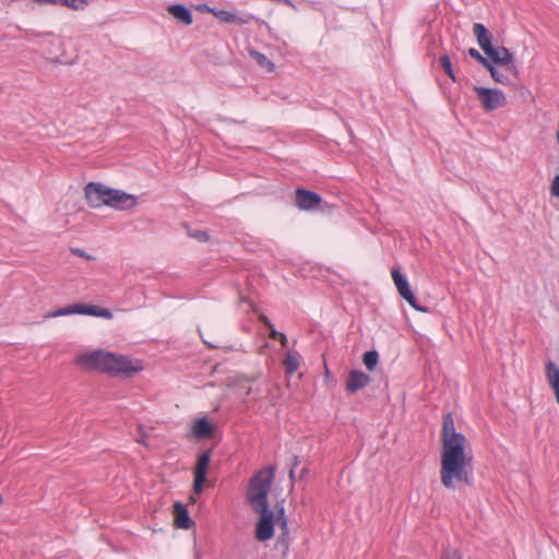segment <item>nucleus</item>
I'll use <instances>...</instances> for the list:
<instances>
[{"label": "nucleus", "mask_w": 559, "mask_h": 559, "mask_svg": "<svg viewBox=\"0 0 559 559\" xmlns=\"http://www.w3.org/2000/svg\"><path fill=\"white\" fill-rule=\"evenodd\" d=\"M466 437L457 432L454 420L448 413L441 428L440 480L447 489H455L456 484H473L472 454L466 452Z\"/></svg>", "instance_id": "nucleus-1"}, {"label": "nucleus", "mask_w": 559, "mask_h": 559, "mask_svg": "<svg viewBox=\"0 0 559 559\" xmlns=\"http://www.w3.org/2000/svg\"><path fill=\"white\" fill-rule=\"evenodd\" d=\"M275 474V466H267L258 471L250 479L247 490V501L252 510L258 513L255 525V538L266 542L274 536V521L276 515L269 507V492Z\"/></svg>", "instance_id": "nucleus-2"}, {"label": "nucleus", "mask_w": 559, "mask_h": 559, "mask_svg": "<svg viewBox=\"0 0 559 559\" xmlns=\"http://www.w3.org/2000/svg\"><path fill=\"white\" fill-rule=\"evenodd\" d=\"M76 364L90 371H100L109 374L132 376L142 370V366L138 361L136 365L123 355L114 354L105 350H94L80 355Z\"/></svg>", "instance_id": "nucleus-3"}, {"label": "nucleus", "mask_w": 559, "mask_h": 559, "mask_svg": "<svg viewBox=\"0 0 559 559\" xmlns=\"http://www.w3.org/2000/svg\"><path fill=\"white\" fill-rule=\"evenodd\" d=\"M70 314H87L105 319L112 318V313L109 309L84 304H73L67 307L58 308L57 310L48 313L47 317L56 318Z\"/></svg>", "instance_id": "nucleus-4"}, {"label": "nucleus", "mask_w": 559, "mask_h": 559, "mask_svg": "<svg viewBox=\"0 0 559 559\" xmlns=\"http://www.w3.org/2000/svg\"><path fill=\"white\" fill-rule=\"evenodd\" d=\"M485 55L487 56V59L492 62V66L504 67L507 71L514 75L518 73L514 56L507 47L492 46L485 52Z\"/></svg>", "instance_id": "nucleus-5"}, {"label": "nucleus", "mask_w": 559, "mask_h": 559, "mask_svg": "<svg viewBox=\"0 0 559 559\" xmlns=\"http://www.w3.org/2000/svg\"><path fill=\"white\" fill-rule=\"evenodd\" d=\"M474 91L481 100L486 111H492L506 105L507 98L502 91L484 86H474Z\"/></svg>", "instance_id": "nucleus-6"}, {"label": "nucleus", "mask_w": 559, "mask_h": 559, "mask_svg": "<svg viewBox=\"0 0 559 559\" xmlns=\"http://www.w3.org/2000/svg\"><path fill=\"white\" fill-rule=\"evenodd\" d=\"M105 205L117 211H128L138 205V198L126 191L110 188V193L108 199L105 200Z\"/></svg>", "instance_id": "nucleus-7"}, {"label": "nucleus", "mask_w": 559, "mask_h": 559, "mask_svg": "<svg viewBox=\"0 0 559 559\" xmlns=\"http://www.w3.org/2000/svg\"><path fill=\"white\" fill-rule=\"evenodd\" d=\"M211 462V450L203 451L199 454L195 466L193 468V493L200 495L206 481V475Z\"/></svg>", "instance_id": "nucleus-8"}, {"label": "nucleus", "mask_w": 559, "mask_h": 559, "mask_svg": "<svg viewBox=\"0 0 559 559\" xmlns=\"http://www.w3.org/2000/svg\"><path fill=\"white\" fill-rule=\"evenodd\" d=\"M87 204L91 207L97 209L105 205V200L108 199L110 188L100 182H90L84 188Z\"/></svg>", "instance_id": "nucleus-9"}, {"label": "nucleus", "mask_w": 559, "mask_h": 559, "mask_svg": "<svg viewBox=\"0 0 559 559\" xmlns=\"http://www.w3.org/2000/svg\"><path fill=\"white\" fill-rule=\"evenodd\" d=\"M296 205L302 211H311L318 209L322 202L319 193L302 188L296 190Z\"/></svg>", "instance_id": "nucleus-10"}, {"label": "nucleus", "mask_w": 559, "mask_h": 559, "mask_svg": "<svg viewBox=\"0 0 559 559\" xmlns=\"http://www.w3.org/2000/svg\"><path fill=\"white\" fill-rule=\"evenodd\" d=\"M371 382L369 374L360 370H350L347 376L345 390L348 394H354L357 391L366 388Z\"/></svg>", "instance_id": "nucleus-11"}, {"label": "nucleus", "mask_w": 559, "mask_h": 559, "mask_svg": "<svg viewBox=\"0 0 559 559\" xmlns=\"http://www.w3.org/2000/svg\"><path fill=\"white\" fill-rule=\"evenodd\" d=\"M213 431L214 427L212 423L205 417H200L193 420L190 428V435L198 440L210 438L213 435Z\"/></svg>", "instance_id": "nucleus-12"}, {"label": "nucleus", "mask_w": 559, "mask_h": 559, "mask_svg": "<svg viewBox=\"0 0 559 559\" xmlns=\"http://www.w3.org/2000/svg\"><path fill=\"white\" fill-rule=\"evenodd\" d=\"M276 522L278 523L282 534L278 537L277 544L283 546L285 550L288 549V536H289V530H288V522L285 516V507L284 501L276 503Z\"/></svg>", "instance_id": "nucleus-13"}, {"label": "nucleus", "mask_w": 559, "mask_h": 559, "mask_svg": "<svg viewBox=\"0 0 559 559\" xmlns=\"http://www.w3.org/2000/svg\"><path fill=\"white\" fill-rule=\"evenodd\" d=\"M473 34L476 37L477 44L486 52L490 47H492V35L488 31V28L481 23H474L473 25Z\"/></svg>", "instance_id": "nucleus-14"}, {"label": "nucleus", "mask_w": 559, "mask_h": 559, "mask_svg": "<svg viewBox=\"0 0 559 559\" xmlns=\"http://www.w3.org/2000/svg\"><path fill=\"white\" fill-rule=\"evenodd\" d=\"M545 374L549 386L554 391L556 401L559 404V368L552 360L546 362Z\"/></svg>", "instance_id": "nucleus-15"}, {"label": "nucleus", "mask_w": 559, "mask_h": 559, "mask_svg": "<svg viewBox=\"0 0 559 559\" xmlns=\"http://www.w3.org/2000/svg\"><path fill=\"white\" fill-rule=\"evenodd\" d=\"M206 10L210 11L215 17H217L221 22L224 23H236L238 25H242L249 22L248 17L239 16L235 13H231L224 9L210 8L205 5Z\"/></svg>", "instance_id": "nucleus-16"}, {"label": "nucleus", "mask_w": 559, "mask_h": 559, "mask_svg": "<svg viewBox=\"0 0 559 559\" xmlns=\"http://www.w3.org/2000/svg\"><path fill=\"white\" fill-rule=\"evenodd\" d=\"M167 11L185 25H191L193 22L191 11L183 4H171Z\"/></svg>", "instance_id": "nucleus-17"}, {"label": "nucleus", "mask_w": 559, "mask_h": 559, "mask_svg": "<svg viewBox=\"0 0 559 559\" xmlns=\"http://www.w3.org/2000/svg\"><path fill=\"white\" fill-rule=\"evenodd\" d=\"M174 508H175L176 525L179 528H185V530L189 528L191 525V519H190V515H189V512H188L186 506H183L180 502H176Z\"/></svg>", "instance_id": "nucleus-18"}, {"label": "nucleus", "mask_w": 559, "mask_h": 559, "mask_svg": "<svg viewBox=\"0 0 559 559\" xmlns=\"http://www.w3.org/2000/svg\"><path fill=\"white\" fill-rule=\"evenodd\" d=\"M397 292H399L400 296L403 299H405L412 308H414L417 311L424 312V313L428 312L427 307H421L417 304L416 296L414 295L413 290L411 289L409 284L399 288Z\"/></svg>", "instance_id": "nucleus-19"}, {"label": "nucleus", "mask_w": 559, "mask_h": 559, "mask_svg": "<svg viewBox=\"0 0 559 559\" xmlns=\"http://www.w3.org/2000/svg\"><path fill=\"white\" fill-rule=\"evenodd\" d=\"M284 367L287 374L293 376L299 367V358L297 354L287 353L284 359Z\"/></svg>", "instance_id": "nucleus-20"}, {"label": "nucleus", "mask_w": 559, "mask_h": 559, "mask_svg": "<svg viewBox=\"0 0 559 559\" xmlns=\"http://www.w3.org/2000/svg\"><path fill=\"white\" fill-rule=\"evenodd\" d=\"M486 69L490 72L491 78L502 85H508L511 83V80L508 74H504L502 71H500L497 66H492V62H489V66L486 67Z\"/></svg>", "instance_id": "nucleus-21"}, {"label": "nucleus", "mask_w": 559, "mask_h": 559, "mask_svg": "<svg viewBox=\"0 0 559 559\" xmlns=\"http://www.w3.org/2000/svg\"><path fill=\"white\" fill-rule=\"evenodd\" d=\"M379 361V353L376 349L367 350L362 356V362L368 370H373Z\"/></svg>", "instance_id": "nucleus-22"}, {"label": "nucleus", "mask_w": 559, "mask_h": 559, "mask_svg": "<svg viewBox=\"0 0 559 559\" xmlns=\"http://www.w3.org/2000/svg\"><path fill=\"white\" fill-rule=\"evenodd\" d=\"M440 63H441V67L443 68L445 74L453 81L455 82L456 81V76H455V73L452 69V62H451V59L449 57V55H443L440 57Z\"/></svg>", "instance_id": "nucleus-23"}, {"label": "nucleus", "mask_w": 559, "mask_h": 559, "mask_svg": "<svg viewBox=\"0 0 559 559\" xmlns=\"http://www.w3.org/2000/svg\"><path fill=\"white\" fill-rule=\"evenodd\" d=\"M391 274L396 289L408 284L406 276L400 271V269L393 267Z\"/></svg>", "instance_id": "nucleus-24"}, {"label": "nucleus", "mask_w": 559, "mask_h": 559, "mask_svg": "<svg viewBox=\"0 0 559 559\" xmlns=\"http://www.w3.org/2000/svg\"><path fill=\"white\" fill-rule=\"evenodd\" d=\"M59 4H62L72 10H84L87 5V0H60Z\"/></svg>", "instance_id": "nucleus-25"}, {"label": "nucleus", "mask_w": 559, "mask_h": 559, "mask_svg": "<svg viewBox=\"0 0 559 559\" xmlns=\"http://www.w3.org/2000/svg\"><path fill=\"white\" fill-rule=\"evenodd\" d=\"M467 52L473 59L477 60L483 67L486 68L487 66H489L490 61H489V59H487V56L484 57L476 48H469Z\"/></svg>", "instance_id": "nucleus-26"}, {"label": "nucleus", "mask_w": 559, "mask_h": 559, "mask_svg": "<svg viewBox=\"0 0 559 559\" xmlns=\"http://www.w3.org/2000/svg\"><path fill=\"white\" fill-rule=\"evenodd\" d=\"M253 56L260 66L267 68L270 71L274 69V63L265 55L255 51Z\"/></svg>", "instance_id": "nucleus-27"}, {"label": "nucleus", "mask_w": 559, "mask_h": 559, "mask_svg": "<svg viewBox=\"0 0 559 559\" xmlns=\"http://www.w3.org/2000/svg\"><path fill=\"white\" fill-rule=\"evenodd\" d=\"M189 236L197 239L200 242H206L210 238L207 231L201 229L189 231Z\"/></svg>", "instance_id": "nucleus-28"}, {"label": "nucleus", "mask_w": 559, "mask_h": 559, "mask_svg": "<svg viewBox=\"0 0 559 559\" xmlns=\"http://www.w3.org/2000/svg\"><path fill=\"white\" fill-rule=\"evenodd\" d=\"M440 559H464L463 555L456 549H448Z\"/></svg>", "instance_id": "nucleus-29"}, {"label": "nucleus", "mask_w": 559, "mask_h": 559, "mask_svg": "<svg viewBox=\"0 0 559 559\" xmlns=\"http://www.w3.org/2000/svg\"><path fill=\"white\" fill-rule=\"evenodd\" d=\"M300 464V460H299V456L298 455H294L293 456V460H292V466H290V469H289V478L290 479H294L295 478V468Z\"/></svg>", "instance_id": "nucleus-30"}, {"label": "nucleus", "mask_w": 559, "mask_h": 559, "mask_svg": "<svg viewBox=\"0 0 559 559\" xmlns=\"http://www.w3.org/2000/svg\"><path fill=\"white\" fill-rule=\"evenodd\" d=\"M551 193L555 195V197H559V175H557L554 180H552V183H551Z\"/></svg>", "instance_id": "nucleus-31"}, {"label": "nucleus", "mask_w": 559, "mask_h": 559, "mask_svg": "<svg viewBox=\"0 0 559 559\" xmlns=\"http://www.w3.org/2000/svg\"><path fill=\"white\" fill-rule=\"evenodd\" d=\"M71 251L73 254L85 258L86 260L92 259V257L88 253H86L84 250H82L80 248H72Z\"/></svg>", "instance_id": "nucleus-32"}, {"label": "nucleus", "mask_w": 559, "mask_h": 559, "mask_svg": "<svg viewBox=\"0 0 559 559\" xmlns=\"http://www.w3.org/2000/svg\"><path fill=\"white\" fill-rule=\"evenodd\" d=\"M270 329V336L272 338H277L281 334V332L276 331V329L274 328V325L272 324V326H269Z\"/></svg>", "instance_id": "nucleus-33"}, {"label": "nucleus", "mask_w": 559, "mask_h": 559, "mask_svg": "<svg viewBox=\"0 0 559 559\" xmlns=\"http://www.w3.org/2000/svg\"><path fill=\"white\" fill-rule=\"evenodd\" d=\"M39 4H59L60 0H35Z\"/></svg>", "instance_id": "nucleus-34"}, {"label": "nucleus", "mask_w": 559, "mask_h": 559, "mask_svg": "<svg viewBox=\"0 0 559 559\" xmlns=\"http://www.w3.org/2000/svg\"><path fill=\"white\" fill-rule=\"evenodd\" d=\"M260 320H261V321H262V322H263L267 328H269V326H272V324H273V323L270 321V319H269L266 316H264V314H261V316H260Z\"/></svg>", "instance_id": "nucleus-35"}, {"label": "nucleus", "mask_w": 559, "mask_h": 559, "mask_svg": "<svg viewBox=\"0 0 559 559\" xmlns=\"http://www.w3.org/2000/svg\"><path fill=\"white\" fill-rule=\"evenodd\" d=\"M281 340L282 344L285 346L287 344V337L284 333H281L280 336L277 337Z\"/></svg>", "instance_id": "nucleus-36"}, {"label": "nucleus", "mask_w": 559, "mask_h": 559, "mask_svg": "<svg viewBox=\"0 0 559 559\" xmlns=\"http://www.w3.org/2000/svg\"><path fill=\"white\" fill-rule=\"evenodd\" d=\"M195 559H202L201 554L197 552V554H195Z\"/></svg>", "instance_id": "nucleus-37"}, {"label": "nucleus", "mask_w": 559, "mask_h": 559, "mask_svg": "<svg viewBox=\"0 0 559 559\" xmlns=\"http://www.w3.org/2000/svg\"><path fill=\"white\" fill-rule=\"evenodd\" d=\"M2 502V497L0 496V503Z\"/></svg>", "instance_id": "nucleus-38"}]
</instances>
